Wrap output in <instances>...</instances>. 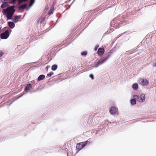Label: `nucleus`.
Masks as SVG:
<instances>
[{"label":"nucleus","mask_w":156,"mask_h":156,"mask_svg":"<svg viewBox=\"0 0 156 156\" xmlns=\"http://www.w3.org/2000/svg\"><path fill=\"white\" fill-rule=\"evenodd\" d=\"M133 98L136 99L137 101L140 102H143L145 101V95L144 94H141L140 96L135 95H133Z\"/></svg>","instance_id":"nucleus-2"},{"label":"nucleus","mask_w":156,"mask_h":156,"mask_svg":"<svg viewBox=\"0 0 156 156\" xmlns=\"http://www.w3.org/2000/svg\"><path fill=\"white\" fill-rule=\"evenodd\" d=\"M31 88V85L30 84H29L27 85L25 89V90L27 92L30 90Z\"/></svg>","instance_id":"nucleus-9"},{"label":"nucleus","mask_w":156,"mask_h":156,"mask_svg":"<svg viewBox=\"0 0 156 156\" xmlns=\"http://www.w3.org/2000/svg\"><path fill=\"white\" fill-rule=\"evenodd\" d=\"M27 6V4H23L20 6L19 9L20 10L26 8Z\"/></svg>","instance_id":"nucleus-12"},{"label":"nucleus","mask_w":156,"mask_h":156,"mask_svg":"<svg viewBox=\"0 0 156 156\" xmlns=\"http://www.w3.org/2000/svg\"><path fill=\"white\" fill-rule=\"evenodd\" d=\"M132 87L134 90H137L138 88V84L136 83L133 84L132 86Z\"/></svg>","instance_id":"nucleus-13"},{"label":"nucleus","mask_w":156,"mask_h":156,"mask_svg":"<svg viewBox=\"0 0 156 156\" xmlns=\"http://www.w3.org/2000/svg\"><path fill=\"white\" fill-rule=\"evenodd\" d=\"M9 26L12 28H13L15 27L14 23L11 22H8Z\"/></svg>","instance_id":"nucleus-11"},{"label":"nucleus","mask_w":156,"mask_h":156,"mask_svg":"<svg viewBox=\"0 0 156 156\" xmlns=\"http://www.w3.org/2000/svg\"><path fill=\"white\" fill-rule=\"evenodd\" d=\"M27 0H19L18 3L19 4H20L23 2H26Z\"/></svg>","instance_id":"nucleus-19"},{"label":"nucleus","mask_w":156,"mask_h":156,"mask_svg":"<svg viewBox=\"0 0 156 156\" xmlns=\"http://www.w3.org/2000/svg\"><path fill=\"white\" fill-rule=\"evenodd\" d=\"M1 7H2V8H3V6H2V5L1 6Z\"/></svg>","instance_id":"nucleus-26"},{"label":"nucleus","mask_w":156,"mask_h":156,"mask_svg":"<svg viewBox=\"0 0 156 156\" xmlns=\"http://www.w3.org/2000/svg\"><path fill=\"white\" fill-rule=\"evenodd\" d=\"M139 82L140 84L144 86L147 85L149 83L147 80L142 78L139 79Z\"/></svg>","instance_id":"nucleus-6"},{"label":"nucleus","mask_w":156,"mask_h":156,"mask_svg":"<svg viewBox=\"0 0 156 156\" xmlns=\"http://www.w3.org/2000/svg\"><path fill=\"white\" fill-rule=\"evenodd\" d=\"M99 45H97L95 47L94 49L95 51H96L98 48L99 47Z\"/></svg>","instance_id":"nucleus-22"},{"label":"nucleus","mask_w":156,"mask_h":156,"mask_svg":"<svg viewBox=\"0 0 156 156\" xmlns=\"http://www.w3.org/2000/svg\"><path fill=\"white\" fill-rule=\"evenodd\" d=\"M45 78V76L44 75H40L38 78L37 80L38 81H40L41 80H44Z\"/></svg>","instance_id":"nucleus-10"},{"label":"nucleus","mask_w":156,"mask_h":156,"mask_svg":"<svg viewBox=\"0 0 156 156\" xmlns=\"http://www.w3.org/2000/svg\"><path fill=\"white\" fill-rule=\"evenodd\" d=\"M35 0H30V2L29 5V6L31 7L32 5L34 2Z\"/></svg>","instance_id":"nucleus-17"},{"label":"nucleus","mask_w":156,"mask_h":156,"mask_svg":"<svg viewBox=\"0 0 156 156\" xmlns=\"http://www.w3.org/2000/svg\"><path fill=\"white\" fill-rule=\"evenodd\" d=\"M57 68V66L56 65H53L51 67V69L53 71H55L56 69Z\"/></svg>","instance_id":"nucleus-16"},{"label":"nucleus","mask_w":156,"mask_h":156,"mask_svg":"<svg viewBox=\"0 0 156 156\" xmlns=\"http://www.w3.org/2000/svg\"><path fill=\"white\" fill-rule=\"evenodd\" d=\"M109 112L111 114L113 115L118 114V108L114 107H112L109 111Z\"/></svg>","instance_id":"nucleus-7"},{"label":"nucleus","mask_w":156,"mask_h":156,"mask_svg":"<svg viewBox=\"0 0 156 156\" xmlns=\"http://www.w3.org/2000/svg\"><path fill=\"white\" fill-rule=\"evenodd\" d=\"M153 65L154 66H156V63L154 64H153Z\"/></svg>","instance_id":"nucleus-25"},{"label":"nucleus","mask_w":156,"mask_h":156,"mask_svg":"<svg viewBox=\"0 0 156 156\" xmlns=\"http://www.w3.org/2000/svg\"><path fill=\"white\" fill-rule=\"evenodd\" d=\"M54 7H53L51 9H50L49 11V12L48 13V14L49 15L52 14L53 13V12H54Z\"/></svg>","instance_id":"nucleus-15"},{"label":"nucleus","mask_w":156,"mask_h":156,"mask_svg":"<svg viewBox=\"0 0 156 156\" xmlns=\"http://www.w3.org/2000/svg\"><path fill=\"white\" fill-rule=\"evenodd\" d=\"M20 18V17L19 16H15L14 19L13 20V21L15 22H17L18 20Z\"/></svg>","instance_id":"nucleus-14"},{"label":"nucleus","mask_w":156,"mask_h":156,"mask_svg":"<svg viewBox=\"0 0 156 156\" xmlns=\"http://www.w3.org/2000/svg\"><path fill=\"white\" fill-rule=\"evenodd\" d=\"M87 144V142H82L77 144H76V147L77 149L80 150L83 147H85Z\"/></svg>","instance_id":"nucleus-5"},{"label":"nucleus","mask_w":156,"mask_h":156,"mask_svg":"<svg viewBox=\"0 0 156 156\" xmlns=\"http://www.w3.org/2000/svg\"><path fill=\"white\" fill-rule=\"evenodd\" d=\"M9 36V34L8 30H6L4 32L1 34H0V37L2 39H7Z\"/></svg>","instance_id":"nucleus-4"},{"label":"nucleus","mask_w":156,"mask_h":156,"mask_svg":"<svg viewBox=\"0 0 156 156\" xmlns=\"http://www.w3.org/2000/svg\"><path fill=\"white\" fill-rule=\"evenodd\" d=\"M53 73L52 72H51L50 73L48 74L47 76L48 77H51L52 75L53 74Z\"/></svg>","instance_id":"nucleus-21"},{"label":"nucleus","mask_w":156,"mask_h":156,"mask_svg":"<svg viewBox=\"0 0 156 156\" xmlns=\"http://www.w3.org/2000/svg\"><path fill=\"white\" fill-rule=\"evenodd\" d=\"M14 7L15 6L14 5H12L5 9L3 10L4 13V14H5L6 15V17L8 19H11L12 16L15 12Z\"/></svg>","instance_id":"nucleus-1"},{"label":"nucleus","mask_w":156,"mask_h":156,"mask_svg":"<svg viewBox=\"0 0 156 156\" xmlns=\"http://www.w3.org/2000/svg\"><path fill=\"white\" fill-rule=\"evenodd\" d=\"M87 54V52L86 51H84L83 52H82L81 53V55H84L85 56Z\"/></svg>","instance_id":"nucleus-20"},{"label":"nucleus","mask_w":156,"mask_h":156,"mask_svg":"<svg viewBox=\"0 0 156 156\" xmlns=\"http://www.w3.org/2000/svg\"><path fill=\"white\" fill-rule=\"evenodd\" d=\"M12 0V2H15V1H16V0Z\"/></svg>","instance_id":"nucleus-24"},{"label":"nucleus","mask_w":156,"mask_h":156,"mask_svg":"<svg viewBox=\"0 0 156 156\" xmlns=\"http://www.w3.org/2000/svg\"><path fill=\"white\" fill-rule=\"evenodd\" d=\"M89 76L92 79H94L93 75L92 74H90Z\"/></svg>","instance_id":"nucleus-23"},{"label":"nucleus","mask_w":156,"mask_h":156,"mask_svg":"<svg viewBox=\"0 0 156 156\" xmlns=\"http://www.w3.org/2000/svg\"><path fill=\"white\" fill-rule=\"evenodd\" d=\"M105 50L103 48H99L98 51V54L99 55L102 56L104 53Z\"/></svg>","instance_id":"nucleus-8"},{"label":"nucleus","mask_w":156,"mask_h":156,"mask_svg":"<svg viewBox=\"0 0 156 156\" xmlns=\"http://www.w3.org/2000/svg\"><path fill=\"white\" fill-rule=\"evenodd\" d=\"M131 103L132 105H134L136 104V101L134 99H132L131 100Z\"/></svg>","instance_id":"nucleus-18"},{"label":"nucleus","mask_w":156,"mask_h":156,"mask_svg":"<svg viewBox=\"0 0 156 156\" xmlns=\"http://www.w3.org/2000/svg\"><path fill=\"white\" fill-rule=\"evenodd\" d=\"M110 56V54L109 53H108L107 55V56L105 57L100 62H98L97 64H96L95 66L94 67L95 68L101 65L104 62H105Z\"/></svg>","instance_id":"nucleus-3"}]
</instances>
